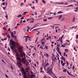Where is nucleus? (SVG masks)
<instances>
[{
	"mask_svg": "<svg viewBox=\"0 0 78 78\" xmlns=\"http://www.w3.org/2000/svg\"><path fill=\"white\" fill-rule=\"evenodd\" d=\"M24 58H22V59H21L20 57H16V59L17 60H19V61L17 62V64L18 66L19 67H21L22 66V64H25L26 65H27V63L29 64V62L27 60L24 61V59H25V56H24Z\"/></svg>",
	"mask_w": 78,
	"mask_h": 78,
	"instance_id": "nucleus-1",
	"label": "nucleus"
},
{
	"mask_svg": "<svg viewBox=\"0 0 78 78\" xmlns=\"http://www.w3.org/2000/svg\"><path fill=\"white\" fill-rule=\"evenodd\" d=\"M22 47H19L18 48V50L19 51H20V57H22L23 56H26L25 54V53H24V52H23V51L22 50Z\"/></svg>",
	"mask_w": 78,
	"mask_h": 78,
	"instance_id": "nucleus-2",
	"label": "nucleus"
},
{
	"mask_svg": "<svg viewBox=\"0 0 78 78\" xmlns=\"http://www.w3.org/2000/svg\"><path fill=\"white\" fill-rule=\"evenodd\" d=\"M10 42H11V45L12 46H11V48L12 50L13 51H14V48L15 47V42L14 41H12V40H11L10 41Z\"/></svg>",
	"mask_w": 78,
	"mask_h": 78,
	"instance_id": "nucleus-3",
	"label": "nucleus"
},
{
	"mask_svg": "<svg viewBox=\"0 0 78 78\" xmlns=\"http://www.w3.org/2000/svg\"><path fill=\"white\" fill-rule=\"evenodd\" d=\"M51 66L52 65L50 66L47 69H46V70H47V73H49V74H52L53 73V72L52 71V68H50V67H51Z\"/></svg>",
	"mask_w": 78,
	"mask_h": 78,
	"instance_id": "nucleus-4",
	"label": "nucleus"
},
{
	"mask_svg": "<svg viewBox=\"0 0 78 78\" xmlns=\"http://www.w3.org/2000/svg\"><path fill=\"white\" fill-rule=\"evenodd\" d=\"M25 38L26 39L25 40L26 42H27V41H28V39H27V38H29V40L30 41H31V37H29V36H26Z\"/></svg>",
	"mask_w": 78,
	"mask_h": 78,
	"instance_id": "nucleus-5",
	"label": "nucleus"
},
{
	"mask_svg": "<svg viewBox=\"0 0 78 78\" xmlns=\"http://www.w3.org/2000/svg\"><path fill=\"white\" fill-rule=\"evenodd\" d=\"M22 71L24 75L23 78H27V76H26V75H27V73H25V71L24 70V69H22Z\"/></svg>",
	"mask_w": 78,
	"mask_h": 78,
	"instance_id": "nucleus-6",
	"label": "nucleus"
},
{
	"mask_svg": "<svg viewBox=\"0 0 78 78\" xmlns=\"http://www.w3.org/2000/svg\"><path fill=\"white\" fill-rule=\"evenodd\" d=\"M49 66V63L47 62V63H46L45 65V66H44V69L45 70V67H47V66Z\"/></svg>",
	"mask_w": 78,
	"mask_h": 78,
	"instance_id": "nucleus-7",
	"label": "nucleus"
},
{
	"mask_svg": "<svg viewBox=\"0 0 78 78\" xmlns=\"http://www.w3.org/2000/svg\"><path fill=\"white\" fill-rule=\"evenodd\" d=\"M11 36L12 37H16V36L13 35V32H11Z\"/></svg>",
	"mask_w": 78,
	"mask_h": 78,
	"instance_id": "nucleus-8",
	"label": "nucleus"
},
{
	"mask_svg": "<svg viewBox=\"0 0 78 78\" xmlns=\"http://www.w3.org/2000/svg\"><path fill=\"white\" fill-rule=\"evenodd\" d=\"M37 24H38V23H37L33 27H34V28H36V27H38L39 26V25H38Z\"/></svg>",
	"mask_w": 78,
	"mask_h": 78,
	"instance_id": "nucleus-9",
	"label": "nucleus"
},
{
	"mask_svg": "<svg viewBox=\"0 0 78 78\" xmlns=\"http://www.w3.org/2000/svg\"><path fill=\"white\" fill-rule=\"evenodd\" d=\"M57 50L58 53L60 52V51H59V48L58 47H57Z\"/></svg>",
	"mask_w": 78,
	"mask_h": 78,
	"instance_id": "nucleus-10",
	"label": "nucleus"
},
{
	"mask_svg": "<svg viewBox=\"0 0 78 78\" xmlns=\"http://www.w3.org/2000/svg\"><path fill=\"white\" fill-rule=\"evenodd\" d=\"M27 13H28V12H23V15H26V14H27Z\"/></svg>",
	"mask_w": 78,
	"mask_h": 78,
	"instance_id": "nucleus-11",
	"label": "nucleus"
},
{
	"mask_svg": "<svg viewBox=\"0 0 78 78\" xmlns=\"http://www.w3.org/2000/svg\"><path fill=\"white\" fill-rule=\"evenodd\" d=\"M42 2L43 3H44V4H45L46 3V2L44 0H42Z\"/></svg>",
	"mask_w": 78,
	"mask_h": 78,
	"instance_id": "nucleus-12",
	"label": "nucleus"
},
{
	"mask_svg": "<svg viewBox=\"0 0 78 78\" xmlns=\"http://www.w3.org/2000/svg\"><path fill=\"white\" fill-rule=\"evenodd\" d=\"M62 16L61 15L59 16L58 20H60V19H61V17H62Z\"/></svg>",
	"mask_w": 78,
	"mask_h": 78,
	"instance_id": "nucleus-13",
	"label": "nucleus"
},
{
	"mask_svg": "<svg viewBox=\"0 0 78 78\" xmlns=\"http://www.w3.org/2000/svg\"><path fill=\"white\" fill-rule=\"evenodd\" d=\"M64 58L65 59L63 56H62V58H60V59H62V60H64Z\"/></svg>",
	"mask_w": 78,
	"mask_h": 78,
	"instance_id": "nucleus-14",
	"label": "nucleus"
},
{
	"mask_svg": "<svg viewBox=\"0 0 78 78\" xmlns=\"http://www.w3.org/2000/svg\"><path fill=\"white\" fill-rule=\"evenodd\" d=\"M31 77H35V75L34 74H31Z\"/></svg>",
	"mask_w": 78,
	"mask_h": 78,
	"instance_id": "nucleus-15",
	"label": "nucleus"
},
{
	"mask_svg": "<svg viewBox=\"0 0 78 78\" xmlns=\"http://www.w3.org/2000/svg\"><path fill=\"white\" fill-rule=\"evenodd\" d=\"M70 6H73V5H68V6H64V7H70Z\"/></svg>",
	"mask_w": 78,
	"mask_h": 78,
	"instance_id": "nucleus-16",
	"label": "nucleus"
},
{
	"mask_svg": "<svg viewBox=\"0 0 78 78\" xmlns=\"http://www.w3.org/2000/svg\"><path fill=\"white\" fill-rule=\"evenodd\" d=\"M65 51H66V52H68L69 51V50H68L67 49H65Z\"/></svg>",
	"mask_w": 78,
	"mask_h": 78,
	"instance_id": "nucleus-17",
	"label": "nucleus"
},
{
	"mask_svg": "<svg viewBox=\"0 0 78 78\" xmlns=\"http://www.w3.org/2000/svg\"><path fill=\"white\" fill-rule=\"evenodd\" d=\"M39 29H41V28L35 29H34L33 30V31H35L36 30H39Z\"/></svg>",
	"mask_w": 78,
	"mask_h": 78,
	"instance_id": "nucleus-18",
	"label": "nucleus"
},
{
	"mask_svg": "<svg viewBox=\"0 0 78 78\" xmlns=\"http://www.w3.org/2000/svg\"><path fill=\"white\" fill-rule=\"evenodd\" d=\"M22 16V15L20 14L17 16V17H21Z\"/></svg>",
	"mask_w": 78,
	"mask_h": 78,
	"instance_id": "nucleus-19",
	"label": "nucleus"
},
{
	"mask_svg": "<svg viewBox=\"0 0 78 78\" xmlns=\"http://www.w3.org/2000/svg\"><path fill=\"white\" fill-rule=\"evenodd\" d=\"M6 39H7V38H5L4 39H2L1 40L2 41H5V40H6Z\"/></svg>",
	"mask_w": 78,
	"mask_h": 78,
	"instance_id": "nucleus-20",
	"label": "nucleus"
},
{
	"mask_svg": "<svg viewBox=\"0 0 78 78\" xmlns=\"http://www.w3.org/2000/svg\"><path fill=\"white\" fill-rule=\"evenodd\" d=\"M61 13H63V12L61 11H59L58 12V14H61Z\"/></svg>",
	"mask_w": 78,
	"mask_h": 78,
	"instance_id": "nucleus-21",
	"label": "nucleus"
},
{
	"mask_svg": "<svg viewBox=\"0 0 78 78\" xmlns=\"http://www.w3.org/2000/svg\"><path fill=\"white\" fill-rule=\"evenodd\" d=\"M16 56H17V57H19V56H20V55H19V54H18V53H17V54L16 55Z\"/></svg>",
	"mask_w": 78,
	"mask_h": 78,
	"instance_id": "nucleus-22",
	"label": "nucleus"
},
{
	"mask_svg": "<svg viewBox=\"0 0 78 78\" xmlns=\"http://www.w3.org/2000/svg\"><path fill=\"white\" fill-rule=\"evenodd\" d=\"M75 17H74L73 20V22H75Z\"/></svg>",
	"mask_w": 78,
	"mask_h": 78,
	"instance_id": "nucleus-23",
	"label": "nucleus"
},
{
	"mask_svg": "<svg viewBox=\"0 0 78 78\" xmlns=\"http://www.w3.org/2000/svg\"><path fill=\"white\" fill-rule=\"evenodd\" d=\"M41 44H42V45H43V46H44V42H42Z\"/></svg>",
	"mask_w": 78,
	"mask_h": 78,
	"instance_id": "nucleus-24",
	"label": "nucleus"
},
{
	"mask_svg": "<svg viewBox=\"0 0 78 78\" xmlns=\"http://www.w3.org/2000/svg\"><path fill=\"white\" fill-rule=\"evenodd\" d=\"M53 60L55 61V60H57V58L56 57H55L53 59Z\"/></svg>",
	"mask_w": 78,
	"mask_h": 78,
	"instance_id": "nucleus-25",
	"label": "nucleus"
},
{
	"mask_svg": "<svg viewBox=\"0 0 78 78\" xmlns=\"http://www.w3.org/2000/svg\"><path fill=\"white\" fill-rule=\"evenodd\" d=\"M66 70H67V69H65L63 70V72H66Z\"/></svg>",
	"mask_w": 78,
	"mask_h": 78,
	"instance_id": "nucleus-26",
	"label": "nucleus"
},
{
	"mask_svg": "<svg viewBox=\"0 0 78 78\" xmlns=\"http://www.w3.org/2000/svg\"><path fill=\"white\" fill-rule=\"evenodd\" d=\"M22 5H23V3H21L20 4V6H22Z\"/></svg>",
	"mask_w": 78,
	"mask_h": 78,
	"instance_id": "nucleus-27",
	"label": "nucleus"
},
{
	"mask_svg": "<svg viewBox=\"0 0 78 78\" xmlns=\"http://www.w3.org/2000/svg\"><path fill=\"white\" fill-rule=\"evenodd\" d=\"M66 63H63L62 64V66H64V65L65 64H66Z\"/></svg>",
	"mask_w": 78,
	"mask_h": 78,
	"instance_id": "nucleus-28",
	"label": "nucleus"
},
{
	"mask_svg": "<svg viewBox=\"0 0 78 78\" xmlns=\"http://www.w3.org/2000/svg\"><path fill=\"white\" fill-rule=\"evenodd\" d=\"M5 17H6V19L8 20V15H5Z\"/></svg>",
	"mask_w": 78,
	"mask_h": 78,
	"instance_id": "nucleus-29",
	"label": "nucleus"
},
{
	"mask_svg": "<svg viewBox=\"0 0 78 78\" xmlns=\"http://www.w3.org/2000/svg\"><path fill=\"white\" fill-rule=\"evenodd\" d=\"M6 6L5 7H3V9L4 10H5V9H6Z\"/></svg>",
	"mask_w": 78,
	"mask_h": 78,
	"instance_id": "nucleus-30",
	"label": "nucleus"
},
{
	"mask_svg": "<svg viewBox=\"0 0 78 78\" xmlns=\"http://www.w3.org/2000/svg\"><path fill=\"white\" fill-rule=\"evenodd\" d=\"M3 35V36H4V35H5V34H8V33H5L4 34H2Z\"/></svg>",
	"mask_w": 78,
	"mask_h": 78,
	"instance_id": "nucleus-31",
	"label": "nucleus"
},
{
	"mask_svg": "<svg viewBox=\"0 0 78 78\" xmlns=\"http://www.w3.org/2000/svg\"><path fill=\"white\" fill-rule=\"evenodd\" d=\"M45 48H46V49H48V46H47L46 45H45Z\"/></svg>",
	"mask_w": 78,
	"mask_h": 78,
	"instance_id": "nucleus-32",
	"label": "nucleus"
},
{
	"mask_svg": "<svg viewBox=\"0 0 78 78\" xmlns=\"http://www.w3.org/2000/svg\"><path fill=\"white\" fill-rule=\"evenodd\" d=\"M7 37L9 38L10 39V36L9 35H7Z\"/></svg>",
	"mask_w": 78,
	"mask_h": 78,
	"instance_id": "nucleus-33",
	"label": "nucleus"
},
{
	"mask_svg": "<svg viewBox=\"0 0 78 78\" xmlns=\"http://www.w3.org/2000/svg\"><path fill=\"white\" fill-rule=\"evenodd\" d=\"M76 39H78V34H77V35H76Z\"/></svg>",
	"mask_w": 78,
	"mask_h": 78,
	"instance_id": "nucleus-34",
	"label": "nucleus"
},
{
	"mask_svg": "<svg viewBox=\"0 0 78 78\" xmlns=\"http://www.w3.org/2000/svg\"><path fill=\"white\" fill-rule=\"evenodd\" d=\"M64 4V3H63V2H60V3H58L57 4H60V5H61L62 4Z\"/></svg>",
	"mask_w": 78,
	"mask_h": 78,
	"instance_id": "nucleus-35",
	"label": "nucleus"
},
{
	"mask_svg": "<svg viewBox=\"0 0 78 78\" xmlns=\"http://www.w3.org/2000/svg\"><path fill=\"white\" fill-rule=\"evenodd\" d=\"M62 47H66V46L65 45H62L61 46Z\"/></svg>",
	"mask_w": 78,
	"mask_h": 78,
	"instance_id": "nucleus-36",
	"label": "nucleus"
},
{
	"mask_svg": "<svg viewBox=\"0 0 78 78\" xmlns=\"http://www.w3.org/2000/svg\"><path fill=\"white\" fill-rule=\"evenodd\" d=\"M30 27H29V26H28L27 27V30H30Z\"/></svg>",
	"mask_w": 78,
	"mask_h": 78,
	"instance_id": "nucleus-37",
	"label": "nucleus"
},
{
	"mask_svg": "<svg viewBox=\"0 0 78 78\" xmlns=\"http://www.w3.org/2000/svg\"><path fill=\"white\" fill-rule=\"evenodd\" d=\"M67 73H68L69 74V75H71V74H70V73H69V71H67Z\"/></svg>",
	"mask_w": 78,
	"mask_h": 78,
	"instance_id": "nucleus-38",
	"label": "nucleus"
},
{
	"mask_svg": "<svg viewBox=\"0 0 78 78\" xmlns=\"http://www.w3.org/2000/svg\"><path fill=\"white\" fill-rule=\"evenodd\" d=\"M31 8H32V9H35V7H31Z\"/></svg>",
	"mask_w": 78,
	"mask_h": 78,
	"instance_id": "nucleus-39",
	"label": "nucleus"
},
{
	"mask_svg": "<svg viewBox=\"0 0 78 78\" xmlns=\"http://www.w3.org/2000/svg\"><path fill=\"white\" fill-rule=\"evenodd\" d=\"M44 39H45V38L43 37V39H42V40H41V41L42 42V41H44Z\"/></svg>",
	"mask_w": 78,
	"mask_h": 78,
	"instance_id": "nucleus-40",
	"label": "nucleus"
},
{
	"mask_svg": "<svg viewBox=\"0 0 78 78\" xmlns=\"http://www.w3.org/2000/svg\"><path fill=\"white\" fill-rule=\"evenodd\" d=\"M11 29L10 28H9L8 29V31H10V32H11Z\"/></svg>",
	"mask_w": 78,
	"mask_h": 78,
	"instance_id": "nucleus-41",
	"label": "nucleus"
},
{
	"mask_svg": "<svg viewBox=\"0 0 78 78\" xmlns=\"http://www.w3.org/2000/svg\"><path fill=\"white\" fill-rule=\"evenodd\" d=\"M43 21H44V22H46V21H47V20L44 19L43 20Z\"/></svg>",
	"mask_w": 78,
	"mask_h": 78,
	"instance_id": "nucleus-42",
	"label": "nucleus"
},
{
	"mask_svg": "<svg viewBox=\"0 0 78 78\" xmlns=\"http://www.w3.org/2000/svg\"><path fill=\"white\" fill-rule=\"evenodd\" d=\"M74 50H75V51H77V50L75 48V47L74 48Z\"/></svg>",
	"mask_w": 78,
	"mask_h": 78,
	"instance_id": "nucleus-43",
	"label": "nucleus"
},
{
	"mask_svg": "<svg viewBox=\"0 0 78 78\" xmlns=\"http://www.w3.org/2000/svg\"><path fill=\"white\" fill-rule=\"evenodd\" d=\"M60 42H61V43H62V39H60Z\"/></svg>",
	"mask_w": 78,
	"mask_h": 78,
	"instance_id": "nucleus-44",
	"label": "nucleus"
},
{
	"mask_svg": "<svg viewBox=\"0 0 78 78\" xmlns=\"http://www.w3.org/2000/svg\"><path fill=\"white\" fill-rule=\"evenodd\" d=\"M8 50H9V51H11V50H10V49L9 48V47L8 48Z\"/></svg>",
	"mask_w": 78,
	"mask_h": 78,
	"instance_id": "nucleus-45",
	"label": "nucleus"
},
{
	"mask_svg": "<svg viewBox=\"0 0 78 78\" xmlns=\"http://www.w3.org/2000/svg\"><path fill=\"white\" fill-rule=\"evenodd\" d=\"M52 18H52V17H51L50 18H48V19L50 20V19H52Z\"/></svg>",
	"mask_w": 78,
	"mask_h": 78,
	"instance_id": "nucleus-46",
	"label": "nucleus"
},
{
	"mask_svg": "<svg viewBox=\"0 0 78 78\" xmlns=\"http://www.w3.org/2000/svg\"><path fill=\"white\" fill-rule=\"evenodd\" d=\"M14 34H16V31H14Z\"/></svg>",
	"mask_w": 78,
	"mask_h": 78,
	"instance_id": "nucleus-47",
	"label": "nucleus"
},
{
	"mask_svg": "<svg viewBox=\"0 0 78 78\" xmlns=\"http://www.w3.org/2000/svg\"><path fill=\"white\" fill-rule=\"evenodd\" d=\"M74 69H75V66H73V70H74Z\"/></svg>",
	"mask_w": 78,
	"mask_h": 78,
	"instance_id": "nucleus-48",
	"label": "nucleus"
},
{
	"mask_svg": "<svg viewBox=\"0 0 78 78\" xmlns=\"http://www.w3.org/2000/svg\"><path fill=\"white\" fill-rule=\"evenodd\" d=\"M51 27H52V29H53L54 28V25L53 26H51Z\"/></svg>",
	"mask_w": 78,
	"mask_h": 78,
	"instance_id": "nucleus-49",
	"label": "nucleus"
},
{
	"mask_svg": "<svg viewBox=\"0 0 78 78\" xmlns=\"http://www.w3.org/2000/svg\"><path fill=\"white\" fill-rule=\"evenodd\" d=\"M66 52H64V55H63L64 56H65V55H66Z\"/></svg>",
	"mask_w": 78,
	"mask_h": 78,
	"instance_id": "nucleus-50",
	"label": "nucleus"
},
{
	"mask_svg": "<svg viewBox=\"0 0 78 78\" xmlns=\"http://www.w3.org/2000/svg\"><path fill=\"white\" fill-rule=\"evenodd\" d=\"M33 28H34L33 27H32L31 28V29H30V31L32 30H33Z\"/></svg>",
	"mask_w": 78,
	"mask_h": 78,
	"instance_id": "nucleus-51",
	"label": "nucleus"
},
{
	"mask_svg": "<svg viewBox=\"0 0 78 78\" xmlns=\"http://www.w3.org/2000/svg\"><path fill=\"white\" fill-rule=\"evenodd\" d=\"M76 9V10H74V11H75V12H77L78 11V9Z\"/></svg>",
	"mask_w": 78,
	"mask_h": 78,
	"instance_id": "nucleus-52",
	"label": "nucleus"
},
{
	"mask_svg": "<svg viewBox=\"0 0 78 78\" xmlns=\"http://www.w3.org/2000/svg\"><path fill=\"white\" fill-rule=\"evenodd\" d=\"M61 64H62L63 63V61L62 60H61Z\"/></svg>",
	"mask_w": 78,
	"mask_h": 78,
	"instance_id": "nucleus-53",
	"label": "nucleus"
},
{
	"mask_svg": "<svg viewBox=\"0 0 78 78\" xmlns=\"http://www.w3.org/2000/svg\"><path fill=\"white\" fill-rule=\"evenodd\" d=\"M5 2H3L2 3V5H3V6H4V5H5Z\"/></svg>",
	"mask_w": 78,
	"mask_h": 78,
	"instance_id": "nucleus-54",
	"label": "nucleus"
},
{
	"mask_svg": "<svg viewBox=\"0 0 78 78\" xmlns=\"http://www.w3.org/2000/svg\"><path fill=\"white\" fill-rule=\"evenodd\" d=\"M28 5H29V6H32V5L31 4H28Z\"/></svg>",
	"mask_w": 78,
	"mask_h": 78,
	"instance_id": "nucleus-55",
	"label": "nucleus"
},
{
	"mask_svg": "<svg viewBox=\"0 0 78 78\" xmlns=\"http://www.w3.org/2000/svg\"><path fill=\"white\" fill-rule=\"evenodd\" d=\"M66 41L67 42H70V41H69V40H66Z\"/></svg>",
	"mask_w": 78,
	"mask_h": 78,
	"instance_id": "nucleus-56",
	"label": "nucleus"
},
{
	"mask_svg": "<svg viewBox=\"0 0 78 78\" xmlns=\"http://www.w3.org/2000/svg\"><path fill=\"white\" fill-rule=\"evenodd\" d=\"M40 48H41V49H43V48L42 47V46H40Z\"/></svg>",
	"mask_w": 78,
	"mask_h": 78,
	"instance_id": "nucleus-57",
	"label": "nucleus"
},
{
	"mask_svg": "<svg viewBox=\"0 0 78 78\" xmlns=\"http://www.w3.org/2000/svg\"><path fill=\"white\" fill-rule=\"evenodd\" d=\"M54 25H59V26H60V24H54Z\"/></svg>",
	"mask_w": 78,
	"mask_h": 78,
	"instance_id": "nucleus-58",
	"label": "nucleus"
},
{
	"mask_svg": "<svg viewBox=\"0 0 78 78\" xmlns=\"http://www.w3.org/2000/svg\"><path fill=\"white\" fill-rule=\"evenodd\" d=\"M58 53H59V55H61V52L60 51Z\"/></svg>",
	"mask_w": 78,
	"mask_h": 78,
	"instance_id": "nucleus-59",
	"label": "nucleus"
},
{
	"mask_svg": "<svg viewBox=\"0 0 78 78\" xmlns=\"http://www.w3.org/2000/svg\"><path fill=\"white\" fill-rule=\"evenodd\" d=\"M56 56H57V59H58V60H59V57H58V56H57V55H56Z\"/></svg>",
	"mask_w": 78,
	"mask_h": 78,
	"instance_id": "nucleus-60",
	"label": "nucleus"
},
{
	"mask_svg": "<svg viewBox=\"0 0 78 78\" xmlns=\"http://www.w3.org/2000/svg\"><path fill=\"white\" fill-rule=\"evenodd\" d=\"M53 14H54V15L55 16H56V13H53Z\"/></svg>",
	"mask_w": 78,
	"mask_h": 78,
	"instance_id": "nucleus-61",
	"label": "nucleus"
},
{
	"mask_svg": "<svg viewBox=\"0 0 78 78\" xmlns=\"http://www.w3.org/2000/svg\"><path fill=\"white\" fill-rule=\"evenodd\" d=\"M59 28V27H58V26L56 27H55V29H56V28Z\"/></svg>",
	"mask_w": 78,
	"mask_h": 78,
	"instance_id": "nucleus-62",
	"label": "nucleus"
},
{
	"mask_svg": "<svg viewBox=\"0 0 78 78\" xmlns=\"http://www.w3.org/2000/svg\"><path fill=\"white\" fill-rule=\"evenodd\" d=\"M46 56H48V54L46 53Z\"/></svg>",
	"mask_w": 78,
	"mask_h": 78,
	"instance_id": "nucleus-63",
	"label": "nucleus"
},
{
	"mask_svg": "<svg viewBox=\"0 0 78 78\" xmlns=\"http://www.w3.org/2000/svg\"><path fill=\"white\" fill-rule=\"evenodd\" d=\"M66 33V30H64L63 31V33Z\"/></svg>",
	"mask_w": 78,
	"mask_h": 78,
	"instance_id": "nucleus-64",
	"label": "nucleus"
}]
</instances>
